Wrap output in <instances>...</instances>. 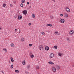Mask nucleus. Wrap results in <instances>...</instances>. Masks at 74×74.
Wrapping results in <instances>:
<instances>
[{"label": "nucleus", "mask_w": 74, "mask_h": 74, "mask_svg": "<svg viewBox=\"0 0 74 74\" xmlns=\"http://www.w3.org/2000/svg\"><path fill=\"white\" fill-rule=\"evenodd\" d=\"M17 30V29H16L14 30L15 33H16V31Z\"/></svg>", "instance_id": "33"}, {"label": "nucleus", "mask_w": 74, "mask_h": 74, "mask_svg": "<svg viewBox=\"0 0 74 74\" xmlns=\"http://www.w3.org/2000/svg\"><path fill=\"white\" fill-rule=\"evenodd\" d=\"M19 32H21V30H19Z\"/></svg>", "instance_id": "47"}, {"label": "nucleus", "mask_w": 74, "mask_h": 74, "mask_svg": "<svg viewBox=\"0 0 74 74\" xmlns=\"http://www.w3.org/2000/svg\"><path fill=\"white\" fill-rule=\"evenodd\" d=\"M10 46L11 47H12V48H14V47H15V45L13 43H12L10 45Z\"/></svg>", "instance_id": "11"}, {"label": "nucleus", "mask_w": 74, "mask_h": 74, "mask_svg": "<svg viewBox=\"0 0 74 74\" xmlns=\"http://www.w3.org/2000/svg\"><path fill=\"white\" fill-rule=\"evenodd\" d=\"M47 32L48 33H49V32L48 31H47Z\"/></svg>", "instance_id": "45"}, {"label": "nucleus", "mask_w": 74, "mask_h": 74, "mask_svg": "<svg viewBox=\"0 0 74 74\" xmlns=\"http://www.w3.org/2000/svg\"><path fill=\"white\" fill-rule=\"evenodd\" d=\"M55 33H56V34H58V32L56 31L55 32Z\"/></svg>", "instance_id": "35"}, {"label": "nucleus", "mask_w": 74, "mask_h": 74, "mask_svg": "<svg viewBox=\"0 0 74 74\" xmlns=\"http://www.w3.org/2000/svg\"><path fill=\"white\" fill-rule=\"evenodd\" d=\"M22 16L21 15H19L18 17V18L19 19H22Z\"/></svg>", "instance_id": "8"}, {"label": "nucleus", "mask_w": 74, "mask_h": 74, "mask_svg": "<svg viewBox=\"0 0 74 74\" xmlns=\"http://www.w3.org/2000/svg\"><path fill=\"white\" fill-rule=\"evenodd\" d=\"M30 57H31V58H34V55H33V54H32L30 56Z\"/></svg>", "instance_id": "20"}, {"label": "nucleus", "mask_w": 74, "mask_h": 74, "mask_svg": "<svg viewBox=\"0 0 74 74\" xmlns=\"http://www.w3.org/2000/svg\"><path fill=\"white\" fill-rule=\"evenodd\" d=\"M25 73H26L27 74H29V72H27V71H25Z\"/></svg>", "instance_id": "28"}, {"label": "nucleus", "mask_w": 74, "mask_h": 74, "mask_svg": "<svg viewBox=\"0 0 74 74\" xmlns=\"http://www.w3.org/2000/svg\"><path fill=\"white\" fill-rule=\"evenodd\" d=\"M3 51H4L5 52V53L7 52V49H6L4 48L3 49Z\"/></svg>", "instance_id": "18"}, {"label": "nucleus", "mask_w": 74, "mask_h": 74, "mask_svg": "<svg viewBox=\"0 0 74 74\" xmlns=\"http://www.w3.org/2000/svg\"><path fill=\"white\" fill-rule=\"evenodd\" d=\"M74 33V31H73V30H71L69 33V34H70V35H73V34Z\"/></svg>", "instance_id": "4"}, {"label": "nucleus", "mask_w": 74, "mask_h": 74, "mask_svg": "<svg viewBox=\"0 0 74 74\" xmlns=\"http://www.w3.org/2000/svg\"><path fill=\"white\" fill-rule=\"evenodd\" d=\"M21 40L22 41H24L25 40V39L24 38H22L21 39Z\"/></svg>", "instance_id": "22"}, {"label": "nucleus", "mask_w": 74, "mask_h": 74, "mask_svg": "<svg viewBox=\"0 0 74 74\" xmlns=\"http://www.w3.org/2000/svg\"><path fill=\"white\" fill-rule=\"evenodd\" d=\"M22 63L23 65H26V61H25V60L23 61Z\"/></svg>", "instance_id": "10"}, {"label": "nucleus", "mask_w": 74, "mask_h": 74, "mask_svg": "<svg viewBox=\"0 0 74 74\" xmlns=\"http://www.w3.org/2000/svg\"><path fill=\"white\" fill-rule=\"evenodd\" d=\"M1 72H2V73H3V74H4V72H3V71H1Z\"/></svg>", "instance_id": "40"}, {"label": "nucleus", "mask_w": 74, "mask_h": 74, "mask_svg": "<svg viewBox=\"0 0 74 74\" xmlns=\"http://www.w3.org/2000/svg\"><path fill=\"white\" fill-rule=\"evenodd\" d=\"M47 26H50V27H52V24H47Z\"/></svg>", "instance_id": "17"}, {"label": "nucleus", "mask_w": 74, "mask_h": 74, "mask_svg": "<svg viewBox=\"0 0 74 74\" xmlns=\"http://www.w3.org/2000/svg\"><path fill=\"white\" fill-rule=\"evenodd\" d=\"M52 70L53 72H56V69L55 67H53L52 68Z\"/></svg>", "instance_id": "5"}, {"label": "nucleus", "mask_w": 74, "mask_h": 74, "mask_svg": "<svg viewBox=\"0 0 74 74\" xmlns=\"http://www.w3.org/2000/svg\"><path fill=\"white\" fill-rule=\"evenodd\" d=\"M45 49L46 51H48L49 50V47L48 46L46 47H45Z\"/></svg>", "instance_id": "12"}, {"label": "nucleus", "mask_w": 74, "mask_h": 74, "mask_svg": "<svg viewBox=\"0 0 74 74\" xmlns=\"http://www.w3.org/2000/svg\"><path fill=\"white\" fill-rule=\"evenodd\" d=\"M27 68H28V69H29V68L30 67V65L27 66Z\"/></svg>", "instance_id": "36"}, {"label": "nucleus", "mask_w": 74, "mask_h": 74, "mask_svg": "<svg viewBox=\"0 0 74 74\" xmlns=\"http://www.w3.org/2000/svg\"><path fill=\"white\" fill-rule=\"evenodd\" d=\"M14 67V65H11L10 66V68L11 69H12Z\"/></svg>", "instance_id": "26"}, {"label": "nucleus", "mask_w": 74, "mask_h": 74, "mask_svg": "<svg viewBox=\"0 0 74 74\" xmlns=\"http://www.w3.org/2000/svg\"><path fill=\"white\" fill-rule=\"evenodd\" d=\"M36 69L37 70H39L40 69V66L38 65L36 66Z\"/></svg>", "instance_id": "14"}, {"label": "nucleus", "mask_w": 74, "mask_h": 74, "mask_svg": "<svg viewBox=\"0 0 74 74\" xmlns=\"http://www.w3.org/2000/svg\"><path fill=\"white\" fill-rule=\"evenodd\" d=\"M62 23H63L64 22H65V21L64 20V19H62L60 20V21Z\"/></svg>", "instance_id": "6"}, {"label": "nucleus", "mask_w": 74, "mask_h": 74, "mask_svg": "<svg viewBox=\"0 0 74 74\" xmlns=\"http://www.w3.org/2000/svg\"><path fill=\"white\" fill-rule=\"evenodd\" d=\"M57 68L58 70H59V69H60V66H57Z\"/></svg>", "instance_id": "23"}, {"label": "nucleus", "mask_w": 74, "mask_h": 74, "mask_svg": "<svg viewBox=\"0 0 74 74\" xmlns=\"http://www.w3.org/2000/svg\"><path fill=\"white\" fill-rule=\"evenodd\" d=\"M23 14L24 15H26L27 14V10H24L23 11Z\"/></svg>", "instance_id": "7"}, {"label": "nucleus", "mask_w": 74, "mask_h": 74, "mask_svg": "<svg viewBox=\"0 0 74 74\" xmlns=\"http://www.w3.org/2000/svg\"><path fill=\"white\" fill-rule=\"evenodd\" d=\"M67 39V41H69L70 40V39H69V38H66Z\"/></svg>", "instance_id": "32"}, {"label": "nucleus", "mask_w": 74, "mask_h": 74, "mask_svg": "<svg viewBox=\"0 0 74 74\" xmlns=\"http://www.w3.org/2000/svg\"><path fill=\"white\" fill-rule=\"evenodd\" d=\"M1 28L0 27V30H1Z\"/></svg>", "instance_id": "46"}, {"label": "nucleus", "mask_w": 74, "mask_h": 74, "mask_svg": "<svg viewBox=\"0 0 74 74\" xmlns=\"http://www.w3.org/2000/svg\"><path fill=\"white\" fill-rule=\"evenodd\" d=\"M53 1L54 2H55L56 1H55V0H53Z\"/></svg>", "instance_id": "43"}, {"label": "nucleus", "mask_w": 74, "mask_h": 74, "mask_svg": "<svg viewBox=\"0 0 74 74\" xmlns=\"http://www.w3.org/2000/svg\"><path fill=\"white\" fill-rule=\"evenodd\" d=\"M39 49L40 50H41V49L43 50V49H44V47L42 45H40L39 47Z\"/></svg>", "instance_id": "3"}, {"label": "nucleus", "mask_w": 74, "mask_h": 74, "mask_svg": "<svg viewBox=\"0 0 74 74\" xmlns=\"http://www.w3.org/2000/svg\"><path fill=\"white\" fill-rule=\"evenodd\" d=\"M15 72L16 73H19V71L18 70H16L15 71Z\"/></svg>", "instance_id": "27"}, {"label": "nucleus", "mask_w": 74, "mask_h": 74, "mask_svg": "<svg viewBox=\"0 0 74 74\" xmlns=\"http://www.w3.org/2000/svg\"><path fill=\"white\" fill-rule=\"evenodd\" d=\"M31 25H32V24H31V23H29V26H31Z\"/></svg>", "instance_id": "38"}, {"label": "nucleus", "mask_w": 74, "mask_h": 74, "mask_svg": "<svg viewBox=\"0 0 74 74\" xmlns=\"http://www.w3.org/2000/svg\"><path fill=\"white\" fill-rule=\"evenodd\" d=\"M10 7H12L13 6L12 4H10Z\"/></svg>", "instance_id": "37"}, {"label": "nucleus", "mask_w": 74, "mask_h": 74, "mask_svg": "<svg viewBox=\"0 0 74 74\" xmlns=\"http://www.w3.org/2000/svg\"><path fill=\"white\" fill-rule=\"evenodd\" d=\"M58 56H62V54L60 52L58 53Z\"/></svg>", "instance_id": "19"}, {"label": "nucleus", "mask_w": 74, "mask_h": 74, "mask_svg": "<svg viewBox=\"0 0 74 74\" xmlns=\"http://www.w3.org/2000/svg\"><path fill=\"white\" fill-rule=\"evenodd\" d=\"M54 57V54L53 53H51L49 55V58L50 59H52Z\"/></svg>", "instance_id": "1"}, {"label": "nucleus", "mask_w": 74, "mask_h": 74, "mask_svg": "<svg viewBox=\"0 0 74 74\" xmlns=\"http://www.w3.org/2000/svg\"><path fill=\"white\" fill-rule=\"evenodd\" d=\"M49 64H54V63H53L52 62H51V61H50L49 62Z\"/></svg>", "instance_id": "13"}, {"label": "nucleus", "mask_w": 74, "mask_h": 74, "mask_svg": "<svg viewBox=\"0 0 74 74\" xmlns=\"http://www.w3.org/2000/svg\"><path fill=\"white\" fill-rule=\"evenodd\" d=\"M54 47L55 49H57L58 48V46L57 45L55 46Z\"/></svg>", "instance_id": "24"}, {"label": "nucleus", "mask_w": 74, "mask_h": 74, "mask_svg": "<svg viewBox=\"0 0 74 74\" xmlns=\"http://www.w3.org/2000/svg\"><path fill=\"white\" fill-rule=\"evenodd\" d=\"M21 30H20V32H19L18 33H21Z\"/></svg>", "instance_id": "41"}, {"label": "nucleus", "mask_w": 74, "mask_h": 74, "mask_svg": "<svg viewBox=\"0 0 74 74\" xmlns=\"http://www.w3.org/2000/svg\"><path fill=\"white\" fill-rule=\"evenodd\" d=\"M42 35H45V33L44 32H42Z\"/></svg>", "instance_id": "30"}, {"label": "nucleus", "mask_w": 74, "mask_h": 74, "mask_svg": "<svg viewBox=\"0 0 74 74\" xmlns=\"http://www.w3.org/2000/svg\"><path fill=\"white\" fill-rule=\"evenodd\" d=\"M9 63H10V64H11V61H9Z\"/></svg>", "instance_id": "44"}, {"label": "nucleus", "mask_w": 74, "mask_h": 74, "mask_svg": "<svg viewBox=\"0 0 74 74\" xmlns=\"http://www.w3.org/2000/svg\"><path fill=\"white\" fill-rule=\"evenodd\" d=\"M60 15L61 16H63V15L62 14H60Z\"/></svg>", "instance_id": "39"}, {"label": "nucleus", "mask_w": 74, "mask_h": 74, "mask_svg": "<svg viewBox=\"0 0 74 74\" xmlns=\"http://www.w3.org/2000/svg\"><path fill=\"white\" fill-rule=\"evenodd\" d=\"M27 4H29V2H27Z\"/></svg>", "instance_id": "42"}, {"label": "nucleus", "mask_w": 74, "mask_h": 74, "mask_svg": "<svg viewBox=\"0 0 74 74\" xmlns=\"http://www.w3.org/2000/svg\"><path fill=\"white\" fill-rule=\"evenodd\" d=\"M29 45L30 47H32V44H29Z\"/></svg>", "instance_id": "34"}, {"label": "nucleus", "mask_w": 74, "mask_h": 74, "mask_svg": "<svg viewBox=\"0 0 74 74\" xmlns=\"http://www.w3.org/2000/svg\"><path fill=\"white\" fill-rule=\"evenodd\" d=\"M64 15L65 18H67L68 17V14L67 13H64Z\"/></svg>", "instance_id": "9"}, {"label": "nucleus", "mask_w": 74, "mask_h": 74, "mask_svg": "<svg viewBox=\"0 0 74 74\" xmlns=\"http://www.w3.org/2000/svg\"><path fill=\"white\" fill-rule=\"evenodd\" d=\"M3 7H5V6L6 5L5 3L3 4Z\"/></svg>", "instance_id": "29"}, {"label": "nucleus", "mask_w": 74, "mask_h": 74, "mask_svg": "<svg viewBox=\"0 0 74 74\" xmlns=\"http://www.w3.org/2000/svg\"><path fill=\"white\" fill-rule=\"evenodd\" d=\"M66 11L67 12H70V8H69L66 7V8H65Z\"/></svg>", "instance_id": "2"}, {"label": "nucleus", "mask_w": 74, "mask_h": 74, "mask_svg": "<svg viewBox=\"0 0 74 74\" xmlns=\"http://www.w3.org/2000/svg\"><path fill=\"white\" fill-rule=\"evenodd\" d=\"M50 18L51 19H53V17L52 16H50Z\"/></svg>", "instance_id": "31"}, {"label": "nucleus", "mask_w": 74, "mask_h": 74, "mask_svg": "<svg viewBox=\"0 0 74 74\" xmlns=\"http://www.w3.org/2000/svg\"><path fill=\"white\" fill-rule=\"evenodd\" d=\"M20 6L21 7H22V8L23 7V3H21L20 5Z\"/></svg>", "instance_id": "21"}, {"label": "nucleus", "mask_w": 74, "mask_h": 74, "mask_svg": "<svg viewBox=\"0 0 74 74\" xmlns=\"http://www.w3.org/2000/svg\"><path fill=\"white\" fill-rule=\"evenodd\" d=\"M36 16H35V14H33L32 15V18H34Z\"/></svg>", "instance_id": "15"}, {"label": "nucleus", "mask_w": 74, "mask_h": 74, "mask_svg": "<svg viewBox=\"0 0 74 74\" xmlns=\"http://www.w3.org/2000/svg\"><path fill=\"white\" fill-rule=\"evenodd\" d=\"M10 59H11V61L12 62H14V59H13L11 57L10 58Z\"/></svg>", "instance_id": "16"}, {"label": "nucleus", "mask_w": 74, "mask_h": 74, "mask_svg": "<svg viewBox=\"0 0 74 74\" xmlns=\"http://www.w3.org/2000/svg\"><path fill=\"white\" fill-rule=\"evenodd\" d=\"M25 0H22L21 2L22 3H25Z\"/></svg>", "instance_id": "25"}]
</instances>
